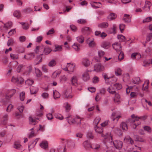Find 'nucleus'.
Returning a JSON list of instances; mask_svg holds the SVG:
<instances>
[{"label": "nucleus", "instance_id": "nucleus-1", "mask_svg": "<svg viewBox=\"0 0 152 152\" xmlns=\"http://www.w3.org/2000/svg\"><path fill=\"white\" fill-rule=\"evenodd\" d=\"M52 50L48 47H45L44 46H37L35 51L37 54L40 55H43V53L45 54H48Z\"/></svg>", "mask_w": 152, "mask_h": 152}, {"label": "nucleus", "instance_id": "nucleus-2", "mask_svg": "<svg viewBox=\"0 0 152 152\" xmlns=\"http://www.w3.org/2000/svg\"><path fill=\"white\" fill-rule=\"evenodd\" d=\"M131 117L132 118L129 119V121L131 123V125L133 126V128L135 129L137 126L140 124V122L139 121L138 117L135 116V115H131Z\"/></svg>", "mask_w": 152, "mask_h": 152}, {"label": "nucleus", "instance_id": "nucleus-3", "mask_svg": "<svg viewBox=\"0 0 152 152\" xmlns=\"http://www.w3.org/2000/svg\"><path fill=\"white\" fill-rule=\"evenodd\" d=\"M94 68V70L97 72H102L104 69V66L100 63L96 64Z\"/></svg>", "mask_w": 152, "mask_h": 152}, {"label": "nucleus", "instance_id": "nucleus-4", "mask_svg": "<svg viewBox=\"0 0 152 152\" xmlns=\"http://www.w3.org/2000/svg\"><path fill=\"white\" fill-rule=\"evenodd\" d=\"M113 144L114 147L118 149H121L123 146V142L119 140H115L113 142Z\"/></svg>", "mask_w": 152, "mask_h": 152}, {"label": "nucleus", "instance_id": "nucleus-5", "mask_svg": "<svg viewBox=\"0 0 152 152\" xmlns=\"http://www.w3.org/2000/svg\"><path fill=\"white\" fill-rule=\"evenodd\" d=\"M8 115L5 114L2 117H0V124L4 125H5L7 124Z\"/></svg>", "mask_w": 152, "mask_h": 152}, {"label": "nucleus", "instance_id": "nucleus-6", "mask_svg": "<svg viewBox=\"0 0 152 152\" xmlns=\"http://www.w3.org/2000/svg\"><path fill=\"white\" fill-rule=\"evenodd\" d=\"M16 92V90L12 89L10 90L8 93L6 95L5 98L7 99H9L11 98Z\"/></svg>", "mask_w": 152, "mask_h": 152}, {"label": "nucleus", "instance_id": "nucleus-7", "mask_svg": "<svg viewBox=\"0 0 152 152\" xmlns=\"http://www.w3.org/2000/svg\"><path fill=\"white\" fill-rule=\"evenodd\" d=\"M63 94L64 97L66 99H70L72 97V95L71 94V91L65 90L64 91Z\"/></svg>", "mask_w": 152, "mask_h": 152}, {"label": "nucleus", "instance_id": "nucleus-8", "mask_svg": "<svg viewBox=\"0 0 152 152\" xmlns=\"http://www.w3.org/2000/svg\"><path fill=\"white\" fill-rule=\"evenodd\" d=\"M71 82V85L72 86H74L76 87H77V86L78 85L77 83V77L75 75L73 76L72 77Z\"/></svg>", "mask_w": 152, "mask_h": 152}, {"label": "nucleus", "instance_id": "nucleus-9", "mask_svg": "<svg viewBox=\"0 0 152 152\" xmlns=\"http://www.w3.org/2000/svg\"><path fill=\"white\" fill-rule=\"evenodd\" d=\"M87 43L89 46L91 47H94L95 45V43L93 38H89L86 40Z\"/></svg>", "mask_w": 152, "mask_h": 152}, {"label": "nucleus", "instance_id": "nucleus-10", "mask_svg": "<svg viewBox=\"0 0 152 152\" xmlns=\"http://www.w3.org/2000/svg\"><path fill=\"white\" fill-rule=\"evenodd\" d=\"M131 16L130 15L127 14H124V15L123 20L125 22L129 23L131 21Z\"/></svg>", "mask_w": 152, "mask_h": 152}, {"label": "nucleus", "instance_id": "nucleus-11", "mask_svg": "<svg viewBox=\"0 0 152 152\" xmlns=\"http://www.w3.org/2000/svg\"><path fill=\"white\" fill-rule=\"evenodd\" d=\"M84 148L87 150H90L91 148V145L90 142L88 141H85L83 143Z\"/></svg>", "mask_w": 152, "mask_h": 152}, {"label": "nucleus", "instance_id": "nucleus-12", "mask_svg": "<svg viewBox=\"0 0 152 152\" xmlns=\"http://www.w3.org/2000/svg\"><path fill=\"white\" fill-rule=\"evenodd\" d=\"M113 47L116 51H120L121 50V45L117 42H115L113 44Z\"/></svg>", "mask_w": 152, "mask_h": 152}, {"label": "nucleus", "instance_id": "nucleus-13", "mask_svg": "<svg viewBox=\"0 0 152 152\" xmlns=\"http://www.w3.org/2000/svg\"><path fill=\"white\" fill-rule=\"evenodd\" d=\"M38 87L32 86L30 88V92L31 94H36L38 91Z\"/></svg>", "mask_w": 152, "mask_h": 152}, {"label": "nucleus", "instance_id": "nucleus-14", "mask_svg": "<svg viewBox=\"0 0 152 152\" xmlns=\"http://www.w3.org/2000/svg\"><path fill=\"white\" fill-rule=\"evenodd\" d=\"M91 5L92 7L94 9H96L101 7L102 4L100 2H94L91 3Z\"/></svg>", "mask_w": 152, "mask_h": 152}, {"label": "nucleus", "instance_id": "nucleus-15", "mask_svg": "<svg viewBox=\"0 0 152 152\" xmlns=\"http://www.w3.org/2000/svg\"><path fill=\"white\" fill-rule=\"evenodd\" d=\"M82 78L83 80L85 81H87L89 79L90 77L87 72H84L83 74Z\"/></svg>", "mask_w": 152, "mask_h": 152}, {"label": "nucleus", "instance_id": "nucleus-16", "mask_svg": "<svg viewBox=\"0 0 152 152\" xmlns=\"http://www.w3.org/2000/svg\"><path fill=\"white\" fill-rule=\"evenodd\" d=\"M63 107L65 108L66 112H67L70 110L71 108L70 104L67 102L64 104Z\"/></svg>", "mask_w": 152, "mask_h": 152}, {"label": "nucleus", "instance_id": "nucleus-17", "mask_svg": "<svg viewBox=\"0 0 152 152\" xmlns=\"http://www.w3.org/2000/svg\"><path fill=\"white\" fill-rule=\"evenodd\" d=\"M108 25V23L107 22H104L99 24L98 26L99 28H107Z\"/></svg>", "mask_w": 152, "mask_h": 152}, {"label": "nucleus", "instance_id": "nucleus-18", "mask_svg": "<svg viewBox=\"0 0 152 152\" xmlns=\"http://www.w3.org/2000/svg\"><path fill=\"white\" fill-rule=\"evenodd\" d=\"M116 18V14L113 13H112L107 16V18L109 20H112L115 19Z\"/></svg>", "mask_w": 152, "mask_h": 152}, {"label": "nucleus", "instance_id": "nucleus-19", "mask_svg": "<svg viewBox=\"0 0 152 152\" xmlns=\"http://www.w3.org/2000/svg\"><path fill=\"white\" fill-rule=\"evenodd\" d=\"M40 146L43 149H46L48 147V142L46 141H43L40 144Z\"/></svg>", "mask_w": 152, "mask_h": 152}, {"label": "nucleus", "instance_id": "nucleus-20", "mask_svg": "<svg viewBox=\"0 0 152 152\" xmlns=\"http://www.w3.org/2000/svg\"><path fill=\"white\" fill-rule=\"evenodd\" d=\"M102 136L104 137L105 139L108 138V139H111V141H112V136L111 135V134L110 133H107L105 134H102L101 135Z\"/></svg>", "mask_w": 152, "mask_h": 152}, {"label": "nucleus", "instance_id": "nucleus-21", "mask_svg": "<svg viewBox=\"0 0 152 152\" xmlns=\"http://www.w3.org/2000/svg\"><path fill=\"white\" fill-rule=\"evenodd\" d=\"M12 24L11 21H8L6 23H4L3 28L6 29L7 30V29L10 28L12 26Z\"/></svg>", "mask_w": 152, "mask_h": 152}, {"label": "nucleus", "instance_id": "nucleus-22", "mask_svg": "<svg viewBox=\"0 0 152 152\" xmlns=\"http://www.w3.org/2000/svg\"><path fill=\"white\" fill-rule=\"evenodd\" d=\"M100 145L96 144H93L91 145V148L93 149L95 151H98L100 148Z\"/></svg>", "mask_w": 152, "mask_h": 152}, {"label": "nucleus", "instance_id": "nucleus-23", "mask_svg": "<svg viewBox=\"0 0 152 152\" xmlns=\"http://www.w3.org/2000/svg\"><path fill=\"white\" fill-rule=\"evenodd\" d=\"M15 42L12 38L9 39L7 42L8 46H12L15 43Z\"/></svg>", "mask_w": 152, "mask_h": 152}, {"label": "nucleus", "instance_id": "nucleus-24", "mask_svg": "<svg viewBox=\"0 0 152 152\" xmlns=\"http://www.w3.org/2000/svg\"><path fill=\"white\" fill-rule=\"evenodd\" d=\"M53 96L54 99H56L60 98V94L56 90H55L53 91Z\"/></svg>", "mask_w": 152, "mask_h": 152}, {"label": "nucleus", "instance_id": "nucleus-25", "mask_svg": "<svg viewBox=\"0 0 152 152\" xmlns=\"http://www.w3.org/2000/svg\"><path fill=\"white\" fill-rule=\"evenodd\" d=\"M122 70L120 68H118L115 70V74L117 76H119L121 75L122 74Z\"/></svg>", "mask_w": 152, "mask_h": 152}, {"label": "nucleus", "instance_id": "nucleus-26", "mask_svg": "<svg viewBox=\"0 0 152 152\" xmlns=\"http://www.w3.org/2000/svg\"><path fill=\"white\" fill-rule=\"evenodd\" d=\"M124 140L126 142H129L131 144H133L134 142L133 140L129 136H126L125 137Z\"/></svg>", "mask_w": 152, "mask_h": 152}, {"label": "nucleus", "instance_id": "nucleus-27", "mask_svg": "<svg viewBox=\"0 0 152 152\" xmlns=\"http://www.w3.org/2000/svg\"><path fill=\"white\" fill-rule=\"evenodd\" d=\"M94 129L96 133L101 134L103 132L102 128V127H99L97 126L94 127Z\"/></svg>", "mask_w": 152, "mask_h": 152}, {"label": "nucleus", "instance_id": "nucleus-28", "mask_svg": "<svg viewBox=\"0 0 152 152\" xmlns=\"http://www.w3.org/2000/svg\"><path fill=\"white\" fill-rule=\"evenodd\" d=\"M56 64V61L54 59H52L48 63V66L50 67H53Z\"/></svg>", "mask_w": 152, "mask_h": 152}, {"label": "nucleus", "instance_id": "nucleus-29", "mask_svg": "<svg viewBox=\"0 0 152 152\" xmlns=\"http://www.w3.org/2000/svg\"><path fill=\"white\" fill-rule=\"evenodd\" d=\"M68 123L70 124H73L75 123V119L73 118L72 117L69 116L66 117Z\"/></svg>", "mask_w": 152, "mask_h": 152}, {"label": "nucleus", "instance_id": "nucleus-30", "mask_svg": "<svg viewBox=\"0 0 152 152\" xmlns=\"http://www.w3.org/2000/svg\"><path fill=\"white\" fill-rule=\"evenodd\" d=\"M113 88L115 90H119L122 88V86L120 84L116 83L113 85Z\"/></svg>", "mask_w": 152, "mask_h": 152}, {"label": "nucleus", "instance_id": "nucleus-31", "mask_svg": "<svg viewBox=\"0 0 152 152\" xmlns=\"http://www.w3.org/2000/svg\"><path fill=\"white\" fill-rule=\"evenodd\" d=\"M82 64L85 66L87 67L89 65L90 62L88 59L84 58L83 60Z\"/></svg>", "mask_w": 152, "mask_h": 152}, {"label": "nucleus", "instance_id": "nucleus-32", "mask_svg": "<svg viewBox=\"0 0 152 152\" xmlns=\"http://www.w3.org/2000/svg\"><path fill=\"white\" fill-rule=\"evenodd\" d=\"M80 45L77 43H74L72 46L73 48L76 51H79L80 50Z\"/></svg>", "mask_w": 152, "mask_h": 152}, {"label": "nucleus", "instance_id": "nucleus-33", "mask_svg": "<svg viewBox=\"0 0 152 152\" xmlns=\"http://www.w3.org/2000/svg\"><path fill=\"white\" fill-rule=\"evenodd\" d=\"M120 127L122 129L125 131H126L128 129L127 124L125 122H122L120 125Z\"/></svg>", "mask_w": 152, "mask_h": 152}, {"label": "nucleus", "instance_id": "nucleus-34", "mask_svg": "<svg viewBox=\"0 0 152 152\" xmlns=\"http://www.w3.org/2000/svg\"><path fill=\"white\" fill-rule=\"evenodd\" d=\"M138 56L137 59H140L141 57V55L138 53H133L131 56V57L133 59L136 58V56Z\"/></svg>", "mask_w": 152, "mask_h": 152}, {"label": "nucleus", "instance_id": "nucleus-35", "mask_svg": "<svg viewBox=\"0 0 152 152\" xmlns=\"http://www.w3.org/2000/svg\"><path fill=\"white\" fill-rule=\"evenodd\" d=\"M76 39L78 42L80 43H82L84 42V37L82 35L77 37Z\"/></svg>", "mask_w": 152, "mask_h": 152}, {"label": "nucleus", "instance_id": "nucleus-36", "mask_svg": "<svg viewBox=\"0 0 152 152\" xmlns=\"http://www.w3.org/2000/svg\"><path fill=\"white\" fill-rule=\"evenodd\" d=\"M13 15L15 17L18 19L21 17V13L20 11L16 10L14 12Z\"/></svg>", "mask_w": 152, "mask_h": 152}, {"label": "nucleus", "instance_id": "nucleus-37", "mask_svg": "<svg viewBox=\"0 0 152 152\" xmlns=\"http://www.w3.org/2000/svg\"><path fill=\"white\" fill-rule=\"evenodd\" d=\"M151 4L150 2L148 1H146L144 8H147V10H148L150 9V8L151 6Z\"/></svg>", "mask_w": 152, "mask_h": 152}, {"label": "nucleus", "instance_id": "nucleus-38", "mask_svg": "<svg viewBox=\"0 0 152 152\" xmlns=\"http://www.w3.org/2000/svg\"><path fill=\"white\" fill-rule=\"evenodd\" d=\"M107 91L111 94H114L115 93V91L114 88L111 86L107 88Z\"/></svg>", "mask_w": 152, "mask_h": 152}, {"label": "nucleus", "instance_id": "nucleus-39", "mask_svg": "<svg viewBox=\"0 0 152 152\" xmlns=\"http://www.w3.org/2000/svg\"><path fill=\"white\" fill-rule=\"evenodd\" d=\"M117 37L121 42L125 41L126 40L125 37L122 35H118Z\"/></svg>", "mask_w": 152, "mask_h": 152}, {"label": "nucleus", "instance_id": "nucleus-40", "mask_svg": "<svg viewBox=\"0 0 152 152\" xmlns=\"http://www.w3.org/2000/svg\"><path fill=\"white\" fill-rule=\"evenodd\" d=\"M14 147L17 149H20L22 148L21 145L18 142H15L14 144Z\"/></svg>", "mask_w": 152, "mask_h": 152}, {"label": "nucleus", "instance_id": "nucleus-41", "mask_svg": "<svg viewBox=\"0 0 152 152\" xmlns=\"http://www.w3.org/2000/svg\"><path fill=\"white\" fill-rule=\"evenodd\" d=\"M29 121L30 124L33 125H35L38 122L35 119H33L31 117L29 118Z\"/></svg>", "mask_w": 152, "mask_h": 152}, {"label": "nucleus", "instance_id": "nucleus-42", "mask_svg": "<svg viewBox=\"0 0 152 152\" xmlns=\"http://www.w3.org/2000/svg\"><path fill=\"white\" fill-rule=\"evenodd\" d=\"M116 26L115 24L113 25L112 28L110 29V34H115L116 33Z\"/></svg>", "mask_w": 152, "mask_h": 152}, {"label": "nucleus", "instance_id": "nucleus-43", "mask_svg": "<svg viewBox=\"0 0 152 152\" xmlns=\"http://www.w3.org/2000/svg\"><path fill=\"white\" fill-rule=\"evenodd\" d=\"M110 45L109 43L106 42H103L101 45V47L104 49L108 48Z\"/></svg>", "mask_w": 152, "mask_h": 152}, {"label": "nucleus", "instance_id": "nucleus-44", "mask_svg": "<svg viewBox=\"0 0 152 152\" xmlns=\"http://www.w3.org/2000/svg\"><path fill=\"white\" fill-rule=\"evenodd\" d=\"M133 83L134 84H138L140 82V78L139 77H136L132 81Z\"/></svg>", "mask_w": 152, "mask_h": 152}, {"label": "nucleus", "instance_id": "nucleus-45", "mask_svg": "<svg viewBox=\"0 0 152 152\" xmlns=\"http://www.w3.org/2000/svg\"><path fill=\"white\" fill-rule=\"evenodd\" d=\"M32 70V66H29L27 67V69L25 73L26 75H29L31 72Z\"/></svg>", "mask_w": 152, "mask_h": 152}, {"label": "nucleus", "instance_id": "nucleus-46", "mask_svg": "<svg viewBox=\"0 0 152 152\" xmlns=\"http://www.w3.org/2000/svg\"><path fill=\"white\" fill-rule=\"evenodd\" d=\"M35 56L34 53H31L27 54V59L31 60Z\"/></svg>", "mask_w": 152, "mask_h": 152}, {"label": "nucleus", "instance_id": "nucleus-47", "mask_svg": "<svg viewBox=\"0 0 152 152\" xmlns=\"http://www.w3.org/2000/svg\"><path fill=\"white\" fill-rule=\"evenodd\" d=\"M75 123H76L77 125H80L81 124V119L78 116H76L75 119Z\"/></svg>", "mask_w": 152, "mask_h": 152}, {"label": "nucleus", "instance_id": "nucleus-48", "mask_svg": "<svg viewBox=\"0 0 152 152\" xmlns=\"http://www.w3.org/2000/svg\"><path fill=\"white\" fill-rule=\"evenodd\" d=\"M120 96L118 94H115L114 100L115 102H118L119 101Z\"/></svg>", "mask_w": 152, "mask_h": 152}, {"label": "nucleus", "instance_id": "nucleus-49", "mask_svg": "<svg viewBox=\"0 0 152 152\" xmlns=\"http://www.w3.org/2000/svg\"><path fill=\"white\" fill-rule=\"evenodd\" d=\"M35 73L37 77H40L42 75V73L38 69L35 68Z\"/></svg>", "mask_w": 152, "mask_h": 152}, {"label": "nucleus", "instance_id": "nucleus-50", "mask_svg": "<svg viewBox=\"0 0 152 152\" xmlns=\"http://www.w3.org/2000/svg\"><path fill=\"white\" fill-rule=\"evenodd\" d=\"M25 83L26 84L31 85L34 83V81L32 79H28L26 81Z\"/></svg>", "mask_w": 152, "mask_h": 152}, {"label": "nucleus", "instance_id": "nucleus-51", "mask_svg": "<svg viewBox=\"0 0 152 152\" xmlns=\"http://www.w3.org/2000/svg\"><path fill=\"white\" fill-rule=\"evenodd\" d=\"M100 120L101 118L99 116L96 117L94 121V124L96 126Z\"/></svg>", "mask_w": 152, "mask_h": 152}, {"label": "nucleus", "instance_id": "nucleus-52", "mask_svg": "<svg viewBox=\"0 0 152 152\" xmlns=\"http://www.w3.org/2000/svg\"><path fill=\"white\" fill-rule=\"evenodd\" d=\"M23 12L25 13H29L33 11L30 8H28L24 9L23 10Z\"/></svg>", "mask_w": 152, "mask_h": 152}, {"label": "nucleus", "instance_id": "nucleus-53", "mask_svg": "<svg viewBox=\"0 0 152 152\" xmlns=\"http://www.w3.org/2000/svg\"><path fill=\"white\" fill-rule=\"evenodd\" d=\"M10 57L12 59H17L18 58V55L13 54V53H11L10 54Z\"/></svg>", "mask_w": 152, "mask_h": 152}, {"label": "nucleus", "instance_id": "nucleus-54", "mask_svg": "<svg viewBox=\"0 0 152 152\" xmlns=\"http://www.w3.org/2000/svg\"><path fill=\"white\" fill-rule=\"evenodd\" d=\"M105 54L104 51L102 50H99L98 51V54L99 58H101Z\"/></svg>", "mask_w": 152, "mask_h": 152}, {"label": "nucleus", "instance_id": "nucleus-55", "mask_svg": "<svg viewBox=\"0 0 152 152\" xmlns=\"http://www.w3.org/2000/svg\"><path fill=\"white\" fill-rule=\"evenodd\" d=\"M25 93L24 92H22L20 94V98L21 101H23L25 98Z\"/></svg>", "mask_w": 152, "mask_h": 152}, {"label": "nucleus", "instance_id": "nucleus-56", "mask_svg": "<svg viewBox=\"0 0 152 152\" xmlns=\"http://www.w3.org/2000/svg\"><path fill=\"white\" fill-rule=\"evenodd\" d=\"M152 20V17H149L144 19L143 20V22L144 23L148 22L151 21Z\"/></svg>", "mask_w": 152, "mask_h": 152}, {"label": "nucleus", "instance_id": "nucleus-57", "mask_svg": "<svg viewBox=\"0 0 152 152\" xmlns=\"http://www.w3.org/2000/svg\"><path fill=\"white\" fill-rule=\"evenodd\" d=\"M49 94L46 92L43 93L41 95V96L43 99H47L49 97Z\"/></svg>", "mask_w": 152, "mask_h": 152}, {"label": "nucleus", "instance_id": "nucleus-58", "mask_svg": "<svg viewBox=\"0 0 152 152\" xmlns=\"http://www.w3.org/2000/svg\"><path fill=\"white\" fill-rule=\"evenodd\" d=\"M144 129L148 132L151 133V129L149 126H145L144 127Z\"/></svg>", "mask_w": 152, "mask_h": 152}, {"label": "nucleus", "instance_id": "nucleus-59", "mask_svg": "<svg viewBox=\"0 0 152 152\" xmlns=\"http://www.w3.org/2000/svg\"><path fill=\"white\" fill-rule=\"evenodd\" d=\"M124 55L123 53L122 52H121L118 56V59L121 61L124 58Z\"/></svg>", "mask_w": 152, "mask_h": 152}, {"label": "nucleus", "instance_id": "nucleus-60", "mask_svg": "<svg viewBox=\"0 0 152 152\" xmlns=\"http://www.w3.org/2000/svg\"><path fill=\"white\" fill-rule=\"evenodd\" d=\"M13 106L12 104H9V106L7 107L6 109L7 112H10L11 111L12 109L13 108Z\"/></svg>", "mask_w": 152, "mask_h": 152}, {"label": "nucleus", "instance_id": "nucleus-61", "mask_svg": "<svg viewBox=\"0 0 152 152\" xmlns=\"http://www.w3.org/2000/svg\"><path fill=\"white\" fill-rule=\"evenodd\" d=\"M55 49L56 50H53V51L55 52L57 51H61L62 50V47L61 46H56Z\"/></svg>", "mask_w": 152, "mask_h": 152}, {"label": "nucleus", "instance_id": "nucleus-62", "mask_svg": "<svg viewBox=\"0 0 152 152\" xmlns=\"http://www.w3.org/2000/svg\"><path fill=\"white\" fill-rule=\"evenodd\" d=\"M19 79L16 77H12L11 81L14 83H17L18 82Z\"/></svg>", "mask_w": 152, "mask_h": 152}, {"label": "nucleus", "instance_id": "nucleus-63", "mask_svg": "<svg viewBox=\"0 0 152 152\" xmlns=\"http://www.w3.org/2000/svg\"><path fill=\"white\" fill-rule=\"evenodd\" d=\"M110 82L112 84L114 83L117 80V78L115 77L112 78L110 77Z\"/></svg>", "mask_w": 152, "mask_h": 152}, {"label": "nucleus", "instance_id": "nucleus-64", "mask_svg": "<svg viewBox=\"0 0 152 152\" xmlns=\"http://www.w3.org/2000/svg\"><path fill=\"white\" fill-rule=\"evenodd\" d=\"M77 22L81 24H83L86 23V21L83 19H80L77 20Z\"/></svg>", "mask_w": 152, "mask_h": 152}]
</instances>
